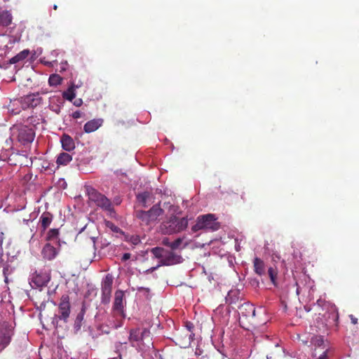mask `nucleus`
<instances>
[{
    "label": "nucleus",
    "mask_w": 359,
    "mask_h": 359,
    "mask_svg": "<svg viewBox=\"0 0 359 359\" xmlns=\"http://www.w3.org/2000/svg\"><path fill=\"white\" fill-rule=\"evenodd\" d=\"M114 202L116 203V205H120V203L121 202V198H115V199L114 200Z\"/></svg>",
    "instance_id": "nucleus-44"
},
{
    "label": "nucleus",
    "mask_w": 359,
    "mask_h": 359,
    "mask_svg": "<svg viewBox=\"0 0 359 359\" xmlns=\"http://www.w3.org/2000/svg\"><path fill=\"white\" fill-rule=\"evenodd\" d=\"M62 96L67 100H74L76 97L74 86H71L67 90L63 92Z\"/></svg>",
    "instance_id": "nucleus-30"
},
{
    "label": "nucleus",
    "mask_w": 359,
    "mask_h": 359,
    "mask_svg": "<svg viewBox=\"0 0 359 359\" xmlns=\"http://www.w3.org/2000/svg\"><path fill=\"white\" fill-rule=\"evenodd\" d=\"M297 286V294H299L300 291H301V288L299 287V285L298 283H296Z\"/></svg>",
    "instance_id": "nucleus-46"
},
{
    "label": "nucleus",
    "mask_w": 359,
    "mask_h": 359,
    "mask_svg": "<svg viewBox=\"0 0 359 359\" xmlns=\"http://www.w3.org/2000/svg\"><path fill=\"white\" fill-rule=\"evenodd\" d=\"M72 116L73 118H80V116H82V112H80V111H74Z\"/></svg>",
    "instance_id": "nucleus-40"
},
{
    "label": "nucleus",
    "mask_w": 359,
    "mask_h": 359,
    "mask_svg": "<svg viewBox=\"0 0 359 359\" xmlns=\"http://www.w3.org/2000/svg\"><path fill=\"white\" fill-rule=\"evenodd\" d=\"M136 199L143 207H148L155 202V196L151 191L139 192L136 195Z\"/></svg>",
    "instance_id": "nucleus-14"
},
{
    "label": "nucleus",
    "mask_w": 359,
    "mask_h": 359,
    "mask_svg": "<svg viewBox=\"0 0 359 359\" xmlns=\"http://www.w3.org/2000/svg\"><path fill=\"white\" fill-rule=\"evenodd\" d=\"M129 241L131 242L132 244L136 245V244H138V243L141 242V239L139 236H131V237L129 238Z\"/></svg>",
    "instance_id": "nucleus-36"
},
{
    "label": "nucleus",
    "mask_w": 359,
    "mask_h": 359,
    "mask_svg": "<svg viewBox=\"0 0 359 359\" xmlns=\"http://www.w3.org/2000/svg\"><path fill=\"white\" fill-rule=\"evenodd\" d=\"M29 54V50H23V51L19 52L15 56H13V57L10 60V63H17V62H20V60H23L28 57Z\"/></svg>",
    "instance_id": "nucleus-29"
},
{
    "label": "nucleus",
    "mask_w": 359,
    "mask_h": 359,
    "mask_svg": "<svg viewBox=\"0 0 359 359\" xmlns=\"http://www.w3.org/2000/svg\"><path fill=\"white\" fill-rule=\"evenodd\" d=\"M51 278L50 271H36L32 278V285L36 287H43L49 283Z\"/></svg>",
    "instance_id": "nucleus-11"
},
{
    "label": "nucleus",
    "mask_w": 359,
    "mask_h": 359,
    "mask_svg": "<svg viewBox=\"0 0 359 359\" xmlns=\"http://www.w3.org/2000/svg\"><path fill=\"white\" fill-rule=\"evenodd\" d=\"M151 252L154 256L156 257V258H161L163 259L165 256V250L163 248H153L151 249Z\"/></svg>",
    "instance_id": "nucleus-32"
},
{
    "label": "nucleus",
    "mask_w": 359,
    "mask_h": 359,
    "mask_svg": "<svg viewBox=\"0 0 359 359\" xmlns=\"http://www.w3.org/2000/svg\"><path fill=\"white\" fill-rule=\"evenodd\" d=\"M113 283L114 278L111 274H107L101 282V302L104 304H107L111 300Z\"/></svg>",
    "instance_id": "nucleus-9"
},
{
    "label": "nucleus",
    "mask_w": 359,
    "mask_h": 359,
    "mask_svg": "<svg viewBox=\"0 0 359 359\" xmlns=\"http://www.w3.org/2000/svg\"><path fill=\"white\" fill-rule=\"evenodd\" d=\"M231 294H232V292H229L228 293L227 297L226 298V300H229Z\"/></svg>",
    "instance_id": "nucleus-48"
},
{
    "label": "nucleus",
    "mask_w": 359,
    "mask_h": 359,
    "mask_svg": "<svg viewBox=\"0 0 359 359\" xmlns=\"http://www.w3.org/2000/svg\"><path fill=\"white\" fill-rule=\"evenodd\" d=\"M16 134L18 141L22 144H29L34 141L36 137V132L33 128H29L26 125H19L13 126V135Z\"/></svg>",
    "instance_id": "nucleus-5"
},
{
    "label": "nucleus",
    "mask_w": 359,
    "mask_h": 359,
    "mask_svg": "<svg viewBox=\"0 0 359 359\" xmlns=\"http://www.w3.org/2000/svg\"><path fill=\"white\" fill-rule=\"evenodd\" d=\"M62 81V78H61L60 75H58V74H52L48 78V83L51 85V86L60 85Z\"/></svg>",
    "instance_id": "nucleus-31"
},
{
    "label": "nucleus",
    "mask_w": 359,
    "mask_h": 359,
    "mask_svg": "<svg viewBox=\"0 0 359 359\" xmlns=\"http://www.w3.org/2000/svg\"><path fill=\"white\" fill-rule=\"evenodd\" d=\"M85 313H86V307H85V306H83L81 311L79 312V313L77 314V316L75 319L74 327L76 330H79V328H81V327L82 326V322L84 319Z\"/></svg>",
    "instance_id": "nucleus-28"
},
{
    "label": "nucleus",
    "mask_w": 359,
    "mask_h": 359,
    "mask_svg": "<svg viewBox=\"0 0 359 359\" xmlns=\"http://www.w3.org/2000/svg\"><path fill=\"white\" fill-rule=\"evenodd\" d=\"M58 235L59 229H57V228H51L47 233V239H48V241H51V239L57 238Z\"/></svg>",
    "instance_id": "nucleus-33"
},
{
    "label": "nucleus",
    "mask_w": 359,
    "mask_h": 359,
    "mask_svg": "<svg viewBox=\"0 0 359 359\" xmlns=\"http://www.w3.org/2000/svg\"><path fill=\"white\" fill-rule=\"evenodd\" d=\"M2 263H3V259H2L1 255L0 253V266H1Z\"/></svg>",
    "instance_id": "nucleus-49"
},
{
    "label": "nucleus",
    "mask_w": 359,
    "mask_h": 359,
    "mask_svg": "<svg viewBox=\"0 0 359 359\" xmlns=\"http://www.w3.org/2000/svg\"><path fill=\"white\" fill-rule=\"evenodd\" d=\"M239 323L243 327H245V320L248 323H255L256 309L255 304L245 302L239 306Z\"/></svg>",
    "instance_id": "nucleus-6"
},
{
    "label": "nucleus",
    "mask_w": 359,
    "mask_h": 359,
    "mask_svg": "<svg viewBox=\"0 0 359 359\" xmlns=\"http://www.w3.org/2000/svg\"><path fill=\"white\" fill-rule=\"evenodd\" d=\"M186 327H187V330H189V331L191 332L190 336H191V334L193 333V330L194 328V325L193 323H190V321H187Z\"/></svg>",
    "instance_id": "nucleus-37"
},
{
    "label": "nucleus",
    "mask_w": 359,
    "mask_h": 359,
    "mask_svg": "<svg viewBox=\"0 0 359 359\" xmlns=\"http://www.w3.org/2000/svg\"><path fill=\"white\" fill-rule=\"evenodd\" d=\"M135 215L141 224H144V225L151 224V208L148 210H135Z\"/></svg>",
    "instance_id": "nucleus-16"
},
{
    "label": "nucleus",
    "mask_w": 359,
    "mask_h": 359,
    "mask_svg": "<svg viewBox=\"0 0 359 359\" xmlns=\"http://www.w3.org/2000/svg\"><path fill=\"white\" fill-rule=\"evenodd\" d=\"M12 334V330L7 324L0 326V350L8 345Z\"/></svg>",
    "instance_id": "nucleus-13"
},
{
    "label": "nucleus",
    "mask_w": 359,
    "mask_h": 359,
    "mask_svg": "<svg viewBox=\"0 0 359 359\" xmlns=\"http://www.w3.org/2000/svg\"><path fill=\"white\" fill-rule=\"evenodd\" d=\"M254 269L258 275H264L265 273V264L259 257L254 259Z\"/></svg>",
    "instance_id": "nucleus-24"
},
{
    "label": "nucleus",
    "mask_w": 359,
    "mask_h": 359,
    "mask_svg": "<svg viewBox=\"0 0 359 359\" xmlns=\"http://www.w3.org/2000/svg\"><path fill=\"white\" fill-rule=\"evenodd\" d=\"M128 340L133 346L146 350L153 346L151 332L148 327H133L129 331Z\"/></svg>",
    "instance_id": "nucleus-1"
},
{
    "label": "nucleus",
    "mask_w": 359,
    "mask_h": 359,
    "mask_svg": "<svg viewBox=\"0 0 359 359\" xmlns=\"http://www.w3.org/2000/svg\"><path fill=\"white\" fill-rule=\"evenodd\" d=\"M164 212V209L161 207V201L156 203V204H154L151 207V224L153 222H156L158 220V218L161 215H163Z\"/></svg>",
    "instance_id": "nucleus-21"
},
{
    "label": "nucleus",
    "mask_w": 359,
    "mask_h": 359,
    "mask_svg": "<svg viewBox=\"0 0 359 359\" xmlns=\"http://www.w3.org/2000/svg\"><path fill=\"white\" fill-rule=\"evenodd\" d=\"M268 273H269V275L271 282L273 283V284H276V280L277 273H278L277 269H275V268H269L268 269Z\"/></svg>",
    "instance_id": "nucleus-34"
},
{
    "label": "nucleus",
    "mask_w": 359,
    "mask_h": 359,
    "mask_svg": "<svg viewBox=\"0 0 359 359\" xmlns=\"http://www.w3.org/2000/svg\"><path fill=\"white\" fill-rule=\"evenodd\" d=\"M124 297L125 293L123 290H116L112 311L114 312V316L121 318L119 320V322L121 323V326H122L123 320L126 317V314L124 313Z\"/></svg>",
    "instance_id": "nucleus-7"
},
{
    "label": "nucleus",
    "mask_w": 359,
    "mask_h": 359,
    "mask_svg": "<svg viewBox=\"0 0 359 359\" xmlns=\"http://www.w3.org/2000/svg\"><path fill=\"white\" fill-rule=\"evenodd\" d=\"M54 217L50 212H43L39 217V224L42 230H46L50 225Z\"/></svg>",
    "instance_id": "nucleus-20"
},
{
    "label": "nucleus",
    "mask_w": 359,
    "mask_h": 359,
    "mask_svg": "<svg viewBox=\"0 0 359 359\" xmlns=\"http://www.w3.org/2000/svg\"><path fill=\"white\" fill-rule=\"evenodd\" d=\"M42 291H43V290H36L35 292L33 293V297L36 300V303H39L41 306H45L46 302L47 299L48 298V297L47 294V292H44L43 297L41 299L40 297V294H41V292H42Z\"/></svg>",
    "instance_id": "nucleus-27"
},
{
    "label": "nucleus",
    "mask_w": 359,
    "mask_h": 359,
    "mask_svg": "<svg viewBox=\"0 0 359 359\" xmlns=\"http://www.w3.org/2000/svg\"><path fill=\"white\" fill-rule=\"evenodd\" d=\"M83 104V100L81 98H77V100H74V104L76 105V107H80Z\"/></svg>",
    "instance_id": "nucleus-38"
},
{
    "label": "nucleus",
    "mask_w": 359,
    "mask_h": 359,
    "mask_svg": "<svg viewBox=\"0 0 359 359\" xmlns=\"http://www.w3.org/2000/svg\"><path fill=\"white\" fill-rule=\"evenodd\" d=\"M163 243L168 247H170L171 242L169 241L168 238H163Z\"/></svg>",
    "instance_id": "nucleus-42"
},
{
    "label": "nucleus",
    "mask_w": 359,
    "mask_h": 359,
    "mask_svg": "<svg viewBox=\"0 0 359 359\" xmlns=\"http://www.w3.org/2000/svg\"><path fill=\"white\" fill-rule=\"evenodd\" d=\"M121 323H116L114 320H108L107 324H102L98 327V330L102 333H110L113 328L121 327Z\"/></svg>",
    "instance_id": "nucleus-22"
},
{
    "label": "nucleus",
    "mask_w": 359,
    "mask_h": 359,
    "mask_svg": "<svg viewBox=\"0 0 359 359\" xmlns=\"http://www.w3.org/2000/svg\"><path fill=\"white\" fill-rule=\"evenodd\" d=\"M163 206L164 207H167V206L173 207L172 205H171V204H170V203H164Z\"/></svg>",
    "instance_id": "nucleus-47"
},
{
    "label": "nucleus",
    "mask_w": 359,
    "mask_h": 359,
    "mask_svg": "<svg viewBox=\"0 0 359 359\" xmlns=\"http://www.w3.org/2000/svg\"><path fill=\"white\" fill-rule=\"evenodd\" d=\"M155 269H156V268H155V266H154V267L151 269V270H155Z\"/></svg>",
    "instance_id": "nucleus-51"
},
{
    "label": "nucleus",
    "mask_w": 359,
    "mask_h": 359,
    "mask_svg": "<svg viewBox=\"0 0 359 359\" xmlns=\"http://www.w3.org/2000/svg\"><path fill=\"white\" fill-rule=\"evenodd\" d=\"M327 352H324L323 354L318 357V359H327Z\"/></svg>",
    "instance_id": "nucleus-43"
},
{
    "label": "nucleus",
    "mask_w": 359,
    "mask_h": 359,
    "mask_svg": "<svg viewBox=\"0 0 359 359\" xmlns=\"http://www.w3.org/2000/svg\"><path fill=\"white\" fill-rule=\"evenodd\" d=\"M317 359H319V358H317Z\"/></svg>",
    "instance_id": "nucleus-53"
},
{
    "label": "nucleus",
    "mask_w": 359,
    "mask_h": 359,
    "mask_svg": "<svg viewBox=\"0 0 359 359\" xmlns=\"http://www.w3.org/2000/svg\"><path fill=\"white\" fill-rule=\"evenodd\" d=\"M62 147L64 150L71 151L75 149V142L72 136L68 134H63L60 137Z\"/></svg>",
    "instance_id": "nucleus-19"
},
{
    "label": "nucleus",
    "mask_w": 359,
    "mask_h": 359,
    "mask_svg": "<svg viewBox=\"0 0 359 359\" xmlns=\"http://www.w3.org/2000/svg\"><path fill=\"white\" fill-rule=\"evenodd\" d=\"M13 21V16L8 10L0 11V25L1 26H8Z\"/></svg>",
    "instance_id": "nucleus-23"
},
{
    "label": "nucleus",
    "mask_w": 359,
    "mask_h": 359,
    "mask_svg": "<svg viewBox=\"0 0 359 359\" xmlns=\"http://www.w3.org/2000/svg\"><path fill=\"white\" fill-rule=\"evenodd\" d=\"M13 271H14V268H13V266H11V265H8V264H6V265H4L3 273H4V281L7 284H8L10 280H13Z\"/></svg>",
    "instance_id": "nucleus-26"
},
{
    "label": "nucleus",
    "mask_w": 359,
    "mask_h": 359,
    "mask_svg": "<svg viewBox=\"0 0 359 359\" xmlns=\"http://www.w3.org/2000/svg\"><path fill=\"white\" fill-rule=\"evenodd\" d=\"M58 312L57 318L62 319L64 322H67L71 313L70 297L69 294H62L60 297L58 304Z\"/></svg>",
    "instance_id": "nucleus-10"
},
{
    "label": "nucleus",
    "mask_w": 359,
    "mask_h": 359,
    "mask_svg": "<svg viewBox=\"0 0 359 359\" xmlns=\"http://www.w3.org/2000/svg\"><path fill=\"white\" fill-rule=\"evenodd\" d=\"M130 257H131V254H129V252H126L121 257V260L122 261H127V259H129V258H130Z\"/></svg>",
    "instance_id": "nucleus-39"
},
{
    "label": "nucleus",
    "mask_w": 359,
    "mask_h": 359,
    "mask_svg": "<svg viewBox=\"0 0 359 359\" xmlns=\"http://www.w3.org/2000/svg\"><path fill=\"white\" fill-rule=\"evenodd\" d=\"M221 226L219 222L217 221V217L215 214H204L198 217L195 224L192 226L193 231H198V230H218Z\"/></svg>",
    "instance_id": "nucleus-4"
},
{
    "label": "nucleus",
    "mask_w": 359,
    "mask_h": 359,
    "mask_svg": "<svg viewBox=\"0 0 359 359\" xmlns=\"http://www.w3.org/2000/svg\"><path fill=\"white\" fill-rule=\"evenodd\" d=\"M182 238H177V240H175V241L171 242L170 245V248L172 249H176L179 248L180 244H182Z\"/></svg>",
    "instance_id": "nucleus-35"
},
{
    "label": "nucleus",
    "mask_w": 359,
    "mask_h": 359,
    "mask_svg": "<svg viewBox=\"0 0 359 359\" xmlns=\"http://www.w3.org/2000/svg\"><path fill=\"white\" fill-rule=\"evenodd\" d=\"M349 318L351 320V323L353 325H356V323H358V318H355V316H354V315H349Z\"/></svg>",
    "instance_id": "nucleus-41"
},
{
    "label": "nucleus",
    "mask_w": 359,
    "mask_h": 359,
    "mask_svg": "<svg viewBox=\"0 0 359 359\" xmlns=\"http://www.w3.org/2000/svg\"><path fill=\"white\" fill-rule=\"evenodd\" d=\"M42 98L39 93H32L23 95L20 99L22 108H34L41 102Z\"/></svg>",
    "instance_id": "nucleus-12"
},
{
    "label": "nucleus",
    "mask_w": 359,
    "mask_h": 359,
    "mask_svg": "<svg viewBox=\"0 0 359 359\" xmlns=\"http://www.w3.org/2000/svg\"><path fill=\"white\" fill-rule=\"evenodd\" d=\"M86 191L88 196V199L91 201V202H94L97 206L109 212L114 211V207L111 200L107 198L104 194L97 191L93 186H86Z\"/></svg>",
    "instance_id": "nucleus-3"
},
{
    "label": "nucleus",
    "mask_w": 359,
    "mask_h": 359,
    "mask_svg": "<svg viewBox=\"0 0 359 359\" xmlns=\"http://www.w3.org/2000/svg\"><path fill=\"white\" fill-rule=\"evenodd\" d=\"M182 257L178 254H175L173 251H166L164 252V258L161 260V264H175V263H180L182 261Z\"/></svg>",
    "instance_id": "nucleus-15"
},
{
    "label": "nucleus",
    "mask_w": 359,
    "mask_h": 359,
    "mask_svg": "<svg viewBox=\"0 0 359 359\" xmlns=\"http://www.w3.org/2000/svg\"><path fill=\"white\" fill-rule=\"evenodd\" d=\"M41 255L46 259H53L58 255V250L51 243H46L42 249Z\"/></svg>",
    "instance_id": "nucleus-18"
},
{
    "label": "nucleus",
    "mask_w": 359,
    "mask_h": 359,
    "mask_svg": "<svg viewBox=\"0 0 359 359\" xmlns=\"http://www.w3.org/2000/svg\"><path fill=\"white\" fill-rule=\"evenodd\" d=\"M53 8H54V10H57V8H58L57 5H54Z\"/></svg>",
    "instance_id": "nucleus-50"
},
{
    "label": "nucleus",
    "mask_w": 359,
    "mask_h": 359,
    "mask_svg": "<svg viewBox=\"0 0 359 359\" xmlns=\"http://www.w3.org/2000/svg\"><path fill=\"white\" fill-rule=\"evenodd\" d=\"M103 123V118H93V120H90V121L86 122L83 126V130L87 133H90V132L98 130V128L102 126Z\"/></svg>",
    "instance_id": "nucleus-17"
},
{
    "label": "nucleus",
    "mask_w": 359,
    "mask_h": 359,
    "mask_svg": "<svg viewBox=\"0 0 359 359\" xmlns=\"http://www.w3.org/2000/svg\"><path fill=\"white\" fill-rule=\"evenodd\" d=\"M317 304L325 309L327 313V321L329 323L333 325H337L339 320V311L336 304H331V302H327L325 299L320 298L317 300Z\"/></svg>",
    "instance_id": "nucleus-8"
},
{
    "label": "nucleus",
    "mask_w": 359,
    "mask_h": 359,
    "mask_svg": "<svg viewBox=\"0 0 359 359\" xmlns=\"http://www.w3.org/2000/svg\"><path fill=\"white\" fill-rule=\"evenodd\" d=\"M4 239V233L3 232H0V247H1V244L3 243Z\"/></svg>",
    "instance_id": "nucleus-45"
},
{
    "label": "nucleus",
    "mask_w": 359,
    "mask_h": 359,
    "mask_svg": "<svg viewBox=\"0 0 359 359\" xmlns=\"http://www.w3.org/2000/svg\"><path fill=\"white\" fill-rule=\"evenodd\" d=\"M71 359H74V358H71Z\"/></svg>",
    "instance_id": "nucleus-52"
},
{
    "label": "nucleus",
    "mask_w": 359,
    "mask_h": 359,
    "mask_svg": "<svg viewBox=\"0 0 359 359\" xmlns=\"http://www.w3.org/2000/svg\"><path fill=\"white\" fill-rule=\"evenodd\" d=\"M187 218H179L176 215H171L167 220H164L161 224V230L163 234H174L179 233L187 228Z\"/></svg>",
    "instance_id": "nucleus-2"
},
{
    "label": "nucleus",
    "mask_w": 359,
    "mask_h": 359,
    "mask_svg": "<svg viewBox=\"0 0 359 359\" xmlns=\"http://www.w3.org/2000/svg\"><path fill=\"white\" fill-rule=\"evenodd\" d=\"M72 160V156L69 154V153H66V151H62L56 158V163L58 165H67L70 163Z\"/></svg>",
    "instance_id": "nucleus-25"
}]
</instances>
